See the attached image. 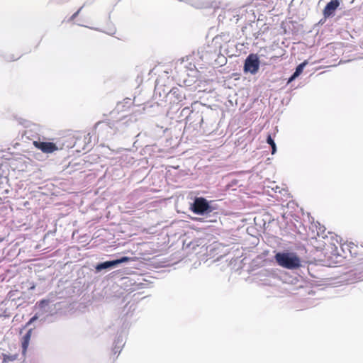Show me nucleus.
Returning <instances> with one entry per match:
<instances>
[{
	"instance_id": "obj_1",
	"label": "nucleus",
	"mask_w": 363,
	"mask_h": 363,
	"mask_svg": "<svg viewBox=\"0 0 363 363\" xmlns=\"http://www.w3.org/2000/svg\"><path fill=\"white\" fill-rule=\"evenodd\" d=\"M274 259L278 265L284 269H298L301 265L299 257L294 252H279L275 254Z\"/></svg>"
},
{
	"instance_id": "obj_2",
	"label": "nucleus",
	"mask_w": 363,
	"mask_h": 363,
	"mask_svg": "<svg viewBox=\"0 0 363 363\" xmlns=\"http://www.w3.org/2000/svg\"><path fill=\"white\" fill-rule=\"evenodd\" d=\"M191 208L193 212L198 215L212 211V208L210 207L207 200L203 197L196 198Z\"/></svg>"
},
{
	"instance_id": "obj_3",
	"label": "nucleus",
	"mask_w": 363,
	"mask_h": 363,
	"mask_svg": "<svg viewBox=\"0 0 363 363\" xmlns=\"http://www.w3.org/2000/svg\"><path fill=\"white\" fill-rule=\"evenodd\" d=\"M345 247L348 250L350 256L354 257L357 263L363 264V245L350 242L345 245Z\"/></svg>"
},
{
	"instance_id": "obj_4",
	"label": "nucleus",
	"mask_w": 363,
	"mask_h": 363,
	"mask_svg": "<svg viewBox=\"0 0 363 363\" xmlns=\"http://www.w3.org/2000/svg\"><path fill=\"white\" fill-rule=\"evenodd\" d=\"M259 67V61L256 55H250L247 57L245 62V72H250L251 74H255Z\"/></svg>"
},
{
	"instance_id": "obj_5",
	"label": "nucleus",
	"mask_w": 363,
	"mask_h": 363,
	"mask_svg": "<svg viewBox=\"0 0 363 363\" xmlns=\"http://www.w3.org/2000/svg\"><path fill=\"white\" fill-rule=\"evenodd\" d=\"M33 146L42 151V152L50 154L57 150L55 143L51 142L33 141Z\"/></svg>"
},
{
	"instance_id": "obj_6",
	"label": "nucleus",
	"mask_w": 363,
	"mask_h": 363,
	"mask_svg": "<svg viewBox=\"0 0 363 363\" xmlns=\"http://www.w3.org/2000/svg\"><path fill=\"white\" fill-rule=\"evenodd\" d=\"M131 260L130 257H123L118 259H114L112 261H107L104 262L103 263L99 264L98 266H96V269L101 270L103 269H108L109 267H114L117 264H122L123 262H127Z\"/></svg>"
},
{
	"instance_id": "obj_7",
	"label": "nucleus",
	"mask_w": 363,
	"mask_h": 363,
	"mask_svg": "<svg viewBox=\"0 0 363 363\" xmlns=\"http://www.w3.org/2000/svg\"><path fill=\"white\" fill-rule=\"evenodd\" d=\"M339 5V1H330L327 4L325 10H323V15H325V17L330 16Z\"/></svg>"
},
{
	"instance_id": "obj_8",
	"label": "nucleus",
	"mask_w": 363,
	"mask_h": 363,
	"mask_svg": "<svg viewBox=\"0 0 363 363\" xmlns=\"http://www.w3.org/2000/svg\"><path fill=\"white\" fill-rule=\"evenodd\" d=\"M32 336V329H30L27 333L23 337L22 339V349L23 355L26 354L28 350L30 337Z\"/></svg>"
},
{
	"instance_id": "obj_9",
	"label": "nucleus",
	"mask_w": 363,
	"mask_h": 363,
	"mask_svg": "<svg viewBox=\"0 0 363 363\" xmlns=\"http://www.w3.org/2000/svg\"><path fill=\"white\" fill-rule=\"evenodd\" d=\"M307 64V61H305L298 65V67H296V69H295L293 75L291 77V78H289V82H291L295 79H296L298 76L301 75V73L303 72V67H306Z\"/></svg>"
},
{
	"instance_id": "obj_10",
	"label": "nucleus",
	"mask_w": 363,
	"mask_h": 363,
	"mask_svg": "<svg viewBox=\"0 0 363 363\" xmlns=\"http://www.w3.org/2000/svg\"><path fill=\"white\" fill-rule=\"evenodd\" d=\"M18 357L17 354H3V363H8L9 362H13Z\"/></svg>"
},
{
	"instance_id": "obj_11",
	"label": "nucleus",
	"mask_w": 363,
	"mask_h": 363,
	"mask_svg": "<svg viewBox=\"0 0 363 363\" xmlns=\"http://www.w3.org/2000/svg\"><path fill=\"white\" fill-rule=\"evenodd\" d=\"M267 143L270 145L271 148H272V152H271V153L274 155L276 152V145L274 143V139L271 137L270 135L267 137Z\"/></svg>"
},
{
	"instance_id": "obj_12",
	"label": "nucleus",
	"mask_w": 363,
	"mask_h": 363,
	"mask_svg": "<svg viewBox=\"0 0 363 363\" xmlns=\"http://www.w3.org/2000/svg\"><path fill=\"white\" fill-rule=\"evenodd\" d=\"M48 303V300H42L38 302V306H40L41 308H43V306L47 305Z\"/></svg>"
},
{
	"instance_id": "obj_13",
	"label": "nucleus",
	"mask_w": 363,
	"mask_h": 363,
	"mask_svg": "<svg viewBox=\"0 0 363 363\" xmlns=\"http://www.w3.org/2000/svg\"><path fill=\"white\" fill-rule=\"evenodd\" d=\"M37 319H38V316L37 315L32 317V318H30V320L28 321V324L29 325V324L32 323L33 322H34Z\"/></svg>"
}]
</instances>
